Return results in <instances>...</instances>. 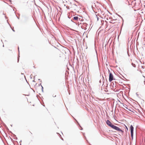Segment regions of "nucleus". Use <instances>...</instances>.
<instances>
[{
  "label": "nucleus",
  "instance_id": "9d476101",
  "mask_svg": "<svg viewBox=\"0 0 145 145\" xmlns=\"http://www.w3.org/2000/svg\"><path fill=\"white\" fill-rule=\"evenodd\" d=\"M9 1L10 2H11V0H9Z\"/></svg>",
  "mask_w": 145,
  "mask_h": 145
},
{
  "label": "nucleus",
  "instance_id": "20e7f679",
  "mask_svg": "<svg viewBox=\"0 0 145 145\" xmlns=\"http://www.w3.org/2000/svg\"><path fill=\"white\" fill-rule=\"evenodd\" d=\"M106 123L108 126L111 127H112V126L113 125L112 123L111 122L108 120H107L106 121Z\"/></svg>",
  "mask_w": 145,
  "mask_h": 145
},
{
  "label": "nucleus",
  "instance_id": "39448f33",
  "mask_svg": "<svg viewBox=\"0 0 145 145\" xmlns=\"http://www.w3.org/2000/svg\"><path fill=\"white\" fill-rule=\"evenodd\" d=\"M78 19V17L77 16H74L73 18V19L75 20H77Z\"/></svg>",
  "mask_w": 145,
  "mask_h": 145
},
{
  "label": "nucleus",
  "instance_id": "f3484780",
  "mask_svg": "<svg viewBox=\"0 0 145 145\" xmlns=\"http://www.w3.org/2000/svg\"><path fill=\"white\" fill-rule=\"evenodd\" d=\"M97 20H98V18L97 17Z\"/></svg>",
  "mask_w": 145,
  "mask_h": 145
},
{
  "label": "nucleus",
  "instance_id": "0eeeda50",
  "mask_svg": "<svg viewBox=\"0 0 145 145\" xmlns=\"http://www.w3.org/2000/svg\"><path fill=\"white\" fill-rule=\"evenodd\" d=\"M41 86L42 87V92H43V88L42 86L41 85Z\"/></svg>",
  "mask_w": 145,
  "mask_h": 145
},
{
  "label": "nucleus",
  "instance_id": "9b49d317",
  "mask_svg": "<svg viewBox=\"0 0 145 145\" xmlns=\"http://www.w3.org/2000/svg\"><path fill=\"white\" fill-rule=\"evenodd\" d=\"M125 108H126V109H128V108L127 107H126Z\"/></svg>",
  "mask_w": 145,
  "mask_h": 145
},
{
  "label": "nucleus",
  "instance_id": "f257e3e1",
  "mask_svg": "<svg viewBox=\"0 0 145 145\" xmlns=\"http://www.w3.org/2000/svg\"><path fill=\"white\" fill-rule=\"evenodd\" d=\"M111 128L118 131H121L122 133L123 132V131L121 130L120 128L114 125L112 126Z\"/></svg>",
  "mask_w": 145,
  "mask_h": 145
},
{
  "label": "nucleus",
  "instance_id": "412c9836",
  "mask_svg": "<svg viewBox=\"0 0 145 145\" xmlns=\"http://www.w3.org/2000/svg\"><path fill=\"white\" fill-rule=\"evenodd\" d=\"M11 126H12V125H11Z\"/></svg>",
  "mask_w": 145,
  "mask_h": 145
},
{
  "label": "nucleus",
  "instance_id": "6e6552de",
  "mask_svg": "<svg viewBox=\"0 0 145 145\" xmlns=\"http://www.w3.org/2000/svg\"><path fill=\"white\" fill-rule=\"evenodd\" d=\"M18 51L19 52V47H18Z\"/></svg>",
  "mask_w": 145,
  "mask_h": 145
},
{
  "label": "nucleus",
  "instance_id": "f03ea898",
  "mask_svg": "<svg viewBox=\"0 0 145 145\" xmlns=\"http://www.w3.org/2000/svg\"><path fill=\"white\" fill-rule=\"evenodd\" d=\"M108 72H109V81L110 82H111L113 79V76L112 74L110 72V70L108 69Z\"/></svg>",
  "mask_w": 145,
  "mask_h": 145
},
{
  "label": "nucleus",
  "instance_id": "f8f14e48",
  "mask_svg": "<svg viewBox=\"0 0 145 145\" xmlns=\"http://www.w3.org/2000/svg\"><path fill=\"white\" fill-rule=\"evenodd\" d=\"M12 30H13V31H14V30H13V29H12Z\"/></svg>",
  "mask_w": 145,
  "mask_h": 145
},
{
  "label": "nucleus",
  "instance_id": "aec40b11",
  "mask_svg": "<svg viewBox=\"0 0 145 145\" xmlns=\"http://www.w3.org/2000/svg\"><path fill=\"white\" fill-rule=\"evenodd\" d=\"M137 95H138V94L137 93Z\"/></svg>",
  "mask_w": 145,
  "mask_h": 145
},
{
  "label": "nucleus",
  "instance_id": "423d86ee",
  "mask_svg": "<svg viewBox=\"0 0 145 145\" xmlns=\"http://www.w3.org/2000/svg\"><path fill=\"white\" fill-rule=\"evenodd\" d=\"M131 65H132V66L134 67H136V65L135 64L133 63H132Z\"/></svg>",
  "mask_w": 145,
  "mask_h": 145
},
{
  "label": "nucleus",
  "instance_id": "7ed1b4c3",
  "mask_svg": "<svg viewBox=\"0 0 145 145\" xmlns=\"http://www.w3.org/2000/svg\"><path fill=\"white\" fill-rule=\"evenodd\" d=\"M131 130V136L132 138V139H133V130L134 127L132 125H131L130 127Z\"/></svg>",
  "mask_w": 145,
  "mask_h": 145
},
{
  "label": "nucleus",
  "instance_id": "ddd939ff",
  "mask_svg": "<svg viewBox=\"0 0 145 145\" xmlns=\"http://www.w3.org/2000/svg\"><path fill=\"white\" fill-rule=\"evenodd\" d=\"M144 84H145V80L144 81Z\"/></svg>",
  "mask_w": 145,
  "mask_h": 145
},
{
  "label": "nucleus",
  "instance_id": "6ab92c4d",
  "mask_svg": "<svg viewBox=\"0 0 145 145\" xmlns=\"http://www.w3.org/2000/svg\"><path fill=\"white\" fill-rule=\"evenodd\" d=\"M17 18H18V19H19V17H17Z\"/></svg>",
  "mask_w": 145,
  "mask_h": 145
},
{
  "label": "nucleus",
  "instance_id": "a211bd4d",
  "mask_svg": "<svg viewBox=\"0 0 145 145\" xmlns=\"http://www.w3.org/2000/svg\"><path fill=\"white\" fill-rule=\"evenodd\" d=\"M3 46L4 47V45H3Z\"/></svg>",
  "mask_w": 145,
  "mask_h": 145
},
{
  "label": "nucleus",
  "instance_id": "4468645a",
  "mask_svg": "<svg viewBox=\"0 0 145 145\" xmlns=\"http://www.w3.org/2000/svg\"><path fill=\"white\" fill-rule=\"evenodd\" d=\"M16 139H17V138L16 137Z\"/></svg>",
  "mask_w": 145,
  "mask_h": 145
},
{
  "label": "nucleus",
  "instance_id": "2eb2a0df",
  "mask_svg": "<svg viewBox=\"0 0 145 145\" xmlns=\"http://www.w3.org/2000/svg\"><path fill=\"white\" fill-rule=\"evenodd\" d=\"M81 128L82 129H81V130H82L83 129L81 127Z\"/></svg>",
  "mask_w": 145,
  "mask_h": 145
},
{
  "label": "nucleus",
  "instance_id": "dca6fc26",
  "mask_svg": "<svg viewBox=\"0 0 145 145\" xmlns=\"http://www.w3.org/2000/svg\"><path fill=\"white\" fill-rule=\"evenodd\" d=\"M62 139L63 140V138H62Z\"/></svg>",
  "mask_w": 145,
  "mask_h": 145
},
{
  "label": "nucleus",
  "instance_id": "1a4fd4ad",
  "mask_svg": "<svg viewBox=\"0 0 145 145\" xmlns=\"http://www.w3.org/2000/svg\"><path fill=\"white\" fill-rule=\"evenodd\" d=\"M128 110H129V111H131V110H130V109H128Z\"/></svg>",
  "mask_w": 145,
  "mask_h": 145
}]
</instances>
